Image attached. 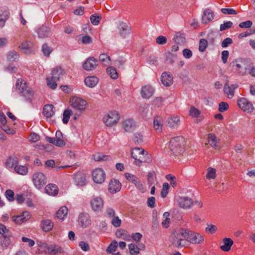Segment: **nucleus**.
Here are the masks:
<instances>
[{"label": "nucleus", "instance_id": "10", "mask_svg": "<svg viewBox=\"0 0 255 255\" xmlns=\"http://www.w3.org/2000/svg\"><path fill=\"white\" fill-rule=\"evenodd\" d=\"M94 181L98 184L102 183L105 179L106 174L105 171L101 168L95 169L92 173Z\"/></svg>", "mask_w": 255, "mask_h": 255}, {"label": "nucleus", "instance_id": "58", "mask_svg": "<svg viewBox=\"0 0 255 255\" xmlns=\"http://www.w3.org/2000/svg\"><path fill=\"white\" fill-rule=\"evenodd\" d=\"M133 140L136 144H140L143 141V135L141 133H135L134 134Z\"/></svg>", "mask_w": 255, "mask_h": 255}, {"label": "nucleus", "instance_id": "19", "mask_svg": "<svg viewBox=\"0 0 255 255\" xmlns=\"http://www.w3.org/2000/svg\"><path fill=\"white\" fill-rule=\"evenodd\" d=\"M214 17V12L210 9H206L202 15V22L204 24H207L211 21Z\"/></svg>", "mask_w": 255, "mask_h": 255}, {"label": "nucleus", "instance_id": "2", "mask_svg": "<svg viewBox=\"0 0 255 255\" xmlns=\"http://www.w3.org/2000/svg\"><path fill=\"white\" fill-rule=\"evenodd\" d=\"M184 138L182 136L172 137L169 142L170 150L174 155L183 153L184 150Z\"/></svg>", "mask_w": 255, "mask_h": 255}, {"label": "nucleus", "instance_id": "11", "mask_svg": "<svg viewBox=\"0 0 255 255\" xmlns=\"http://www.w3.org/2000/svg\"><path fill=\"white\" fill-rule=\"evenodd\" d=\"M118 29L119 34L123 38H126L127 36L129 35L130 33V28L126 22H119Z\"/></svg>", "mask_w": 255, "mask_h": 255}, {"label": "nucleus", "instance_id": "3", "mask_svg": "<svg viewBox=\"0 0 255 255\" xmlns=\"http://www.w3.org/2000/svg\"><path fill=\"white\" fill-rule=\"evenodd\" d=\"M16 89L19 94L24 97L26 101L32 102L34 92L31 89L26 85V83L21 79H17L15 84Z\"/></svg>", "mask_w": 255, "mask_h": 255}, {"label": "nucleus", "instance_id": "48", "mask_svg": "<svg viewBox=\"0 0 255 255\" xmlns=\"http://www.w3.org/2000/svg\"><path fill=\"white\" fill-rule=\"evenodd\" d=\"M176 58V54H173L171 52H168L166 53V60L169 63H173Z\"/></svg>", "mask_w": 255, "mask_h": 255}, {"label": "nucleus", "instance_id": "61", "mask_svg": "<svg viewBox=\"0 0 255 255\" xmlns=\"http://www.w3.org/2000/svg\"><path fill=\"white\" fill-rule=\"evenodd\" d=\"M19 48L24 51V52L27 53L29 52L30 45L27 41L22 42L19 46Z\"/></svg>", "mask_w": 255, "mask_h": 255}, {"label": "nucleus", "instance_id": "6", "mask_svg": "<svg viewBox=\"0 0 255 255\" xmlns=\"http://www.w3.org/2000/svg\"><path fill=\"white\" fill-rule=\"evenodd\" d=\"M32 181L34 186L38 189H41L47 183V179L45 174L38 172L33 175Z\"/></svg>", "mask_w": 255, "mask_h": 255}, {"label": "nucleus", "instance_id": "7", "mask_svg": "<svg viewBox=\"0 0 255 255\" xmlns=\"http://www.w3.org/2000/svg\"><path fill=\"white\" fill-rule=\"evenodd\" d=\"M187 241L190 244H199L204 241V238L200 234L187 229Z\"/></svg>", "mask_w": 255, "mask_h": 255}, {"label": "nucleus", "instance_id": "27", "mask_svg": "<svg viewBox=\"0 0 255 255\" xmlns=\"http://www.w3.org/2000/svg\"><path fill=\"white\" fill-rule=\"evenodd\" d=\"M84 82L87 87L93 88L98 84L99 79L94 76H88L85 78Z\"/></svg>", "mask_w": 255, "mask_h": 255}, {"label": "nucleus", "instance_id": "40", "mask_svg": "<svg viewBox=\"0 0 255 255\" xmlns=\"http://www.w3.org/2000/svg\"><path fill=\"white\" fill-rule=\"evenodd\" d=\"M68 209L66 206H63L60 208L56 213L57 218L63 220L68 213Z\"/></svg>", "mask_w": 255, "mask_h": 255}, {"label": "nucleus", "instance_id": "60", "mask_svg": "<svg viewBox=\"0 0 255 255\" xmlns=\"http://www.w3.org/2000/svg\"><path fill=\"white\" fill-rule=\"evenodd\" d=\"M221 12L224 14L235 15L237 13V11L233 8H223L221 9Z\"/></svg>", "mask_w": 255, "mask_h": 255}, {"label": "nucleus", "instance_id": "50", "mask_svg": "<svg viewBox=\"0 0 255 255\" xmlns=\"http://www.w3.org/2000/svg\"><path fill=\"white\" fill-rule=\"evenodd\" d=\"M71 113L72 111L69 109L66 110L64 111L62 121L64 124H67L68 123Z\"/></svg>", "mask_w": 255, "mask_h": 255}, {"label": "nucleus", "instance_id": "57", "mask_svg": "<svg viewBox=\"0 0 255 255\" xmlns=\"http://www.w3.org/2000/svg\"><path fill=\"white\" fill-rule=\"evenodd\" d=\"M149 106L147 105L144 104L141 105L139 108V111L143 117H146L147 116V114L149 112Z\"/></svg>", "mask_w": 255, "mask_h": 255}, {"label": "nucleus", "instance_id": "39", "mask_svg": "<svg viewBox=\"0 0 255 255\" xmlns=\"http://www.w3.org/2000/svg\"><path fill=\"white\" fill-rule=\"evenodd\" d=\"M93 159L96 161H102L108 160L111 157L102 153H97L93 155Z\"/></svg>", "mask_w": 255, "mask_h": 255}, {"label": "nucleus", "instance_id": "53", "mask_svg": "<svg viewBox=\"0 0 255 255\" xmlns=\"http://www.w3.org/2000/svg\"><path fill=\"white\" fill-rule=\"evenodd\" d=\"M46 80L47 82V85L49 87H50L53 90H54L57 88V84L56 82V81H57V80H54L52 77L47 78Z\"/></svg>", "mask_w": 255, "mask_h": 255}, {"label": "nucleus", "instance_id": "20", "mask_svg": "<svg viewBox=\"0 0 255 255\" xmlns=\"http://www.w3.org/2000/svg\"><path fill=\"white\" fill-rule=\"evenodd\" d=\"M123 128L126 132H132L135 128V122L132 119L126 120L123 123Z\"/></svg>", "mask_w": 255, "mask_h": 255}, {"label": "nucleus", "instance_id": "29", "mask_svg": "<svg viewBox=\"0 0 255 255\" xmlns=\"http://www.w3.org/2000/svg\"><path fill=\"white\" fill-rule=\"evenodd\" d=\"M45 192L50 195L55 196L58 194V189L54 184H49L45 187Z\"/></svg>", "mask_w": 255, "mask_h": 255}, {"label": "nucleus", "instance_id": "5", "mask_svg": "<svg viewBox=\"0 0 255 255\" xmlns=\"http://www.w3.org/2000/svg\"><path fill=\"white\" fill-rule=\"evenodd\" d=\"M120 116L117 111L109 112L104 117L103 120L106 126L112 127L119 122Z\"/></svg>", "mask_w": 255, "mask_h": 255}, {"label": "nucleus", "instance_id": "42", "mask_svg": "<svg viewBox=\"0 0 255 255\" xmlns=\"http://www.w3.org/2000/svg\"><path fill=\"white\" fill-rule=\"evenodd\" d=\"M118 243L116 240L113 241L109 245L106 250V252L108 254H113L117 249Z\"/></svg>", "mask_w": 255, "mask_h": 255}, {"label": "nucleus", "instance_id": "30", "mask_svg": "<svg viewBox=\"0 0 255 255\" xmlns=\"http://www.w3.org/2000/svg\"><path fill=\"white\" fill-rule=\"evenodd\" d=\"M18 163L17 158L14 156H9L5 161V165L7 168H12L14 167L16 165H17Z\"/></svg>", "mask_w": 255, "mask_h": 255}, {"label": "nucleus", "instance_id": "25", "mask_svg": "<svg viewBox=\"0 0 255 255\" xmlns=\"http://www.w3.org/2000/svg\"><path fill=\"white\" fill-rule=\"evenodd\" d=\"M36 32L38 37L41 38L48 37L50 35V28L45 25H42L39 27Z\"/></svg>", "mask_w": 255, "mask_h": 255}, {"label": "nucleus", "instance_id": "32", "mask_svg": "<svg viewBox=\"0 0 255 255\" xmlns=\"http://www.w3.org/2000/svg\"><path fill=\"white\" fill-rule=\"evenodd\" d=\"M11 236L5 235L0 236V246L3 249H6L10 244V237Z\"/></svg>", "mask_w": 255, "mask_h": 255}, {"label": "nucleus", "instance_id": "38", "mask_svg": "<svg viewBox=\"0 0 255 255\" xmlns=\"http://www.w3.org/2000/svg\"><path fill=\"white\" fill-rule=\"evenodd\" d=\"M14 171L18 174L25 175L28 173V168L23 165H16L14 167Z\"/></svg>", "mask_w": 255, "mask_h": 255}, {"label": "nucleus", "instance_id": "56", "mask_svg": "<svg viewBox=\"0 0 255 255\" xmlns=\"http://www.w3.org/2000/svg\"><path fill=\"white\" fill-rule=\"evenodd\" d=\"M208 45L207 40L205 39H201L199 43V50L201 52L205 51Z\"/></svg>", "mask_w": 255, "mask_h": 255}, {"label": "nucleus", "instance_id": "9", "mask_svg": "<svg viewBox=\"0 0 255 255\" xmlns=\"http://www.w3.org/2000/svg\"><path fill=\"white\" fill-rule=\"evenodd\" d=\"M71 106L76 110H84L87 105L85 100L77 97H74L70 99Z\"/></svg>", "mask_w": 255, "mask_h": 255}, {"label": "nucleus", "instance_id": "17", "mask_svg": "<svg viewBox=\"0 0 255 255\" xmlns=\"http://www.w3.org/2000/svg\"><path fill=\"white\" fill-rule=\"evenodd\" d=\"M161 81L162 83L166 87L171 86L173 83V77L169 72H164L162 73L161 76Z\"/></svg>", "mask_w": 255, "mask_h": 255}, {"label": "nucleus", "instance_id": "22", "mask_svg": "<svg viewBox=\"0 0 255 255\" xmlns=\"http://www.w3.org/2000/svg\"><path fill=\"white\" fill-rule=\"evenodd\" d=\"M121 188V183L116 179L112 180L109 185V190L111 193L119 192Z\"/></svg>", "mask_w": 255, "mask_h": 255}, {"label": "nucleus", "instance_id": "52", "mask_svg": "<svg viewBox=\"0 0 255 255\" xmlns=\"http://www.w3.org/2000/svg\"><path fill=\"white\" fill-rule=\"evenodd\" d=\"M53 49L48 46L46 43L44 44L42 46V51L44 55V56L46 57H48L50 53L52 52Z\"/></svg>", "mask_w": 255, "mask_h": 255}, {"label": "nucleus", "instance_id": "59", "mask_svg": "<svg viewBox=\"0 0 255 255\" xmlns=\"http://www.w3.org/2000/svg\"><path fill=\"white\" fill-rule=\"evenodd\" d=\"M233 22L231 21H225L224 23L220 24V30L223 31L231 28L233 25Z\"/></svg>", "mask_w": 255, "mask_h": 255}, {"label": "nucleus", "instance_id": "21", "mask_svg": "<svg viewBox=\"0 0 255 255\" xmlns=\"http://www.w3.org/2000/svg\"><path fill=\"white\" fill-rule=\"evenodd\" d=\"M153 88L150 86L147 85L142 87L140 94L143 98L149 99L153 95Z\"/></svg>", "mask_w": 255, "mask_h": 255}, {"label": "nucleus", "instance_id": "14", "mask_svg": "<svg viewBox=\"0 0 255 255\" xmlns=\"http://www.w3.org/2000/svg\"><path fill=\"white\" fill-rule=\"evenodd\" d=\"M98 65V61L93 57L88 58L83 64V68L87 71H91Z\"/></svg>", "mask_w": 255, "mask_h": 255}, {"label": "nucleus", "instance_id": "55", "mask_svg": "<svg viewBox=\"0 0 255 255\" xmlns=\"http://www.w3.org/2000/svg\"><path fill=\"white\" fill-rule=\"evenodd\" d=\"M4 195H5L6 198L9 201L12 202V201H14V192L12 190H11L10 189L6 190V191L5 192Z\"/></svg>", "mask_w": 255, "mask_h": 255}, {"label": "nucleus", "instance_id": "44", "mask_svg": "<svg viewBox=\"0 0 255 255\" xmlns=\"http://www.w3.org/2000/svg\"><path fill=\"white\" fill-rule=\"evenodd\" d=\"M153 127L157 131L160 132L161 131L162 125L161 123L160 118L156 117L154 119Z\"/></svg>", "mask_w": 255, "mask_h": 255}, {"label": "nucleus", "instance_id": "46", "mask_svg": "<svg viewBox=\"0 0 255 255\" xmlns=\"http://www.w3.org/2000/svg\"><path fill=\"white\" fill-rule=\"evenodd\" d=\"M107 72L110 77L113 79L118 78V74L115 68L111 66L107 68Z\"/></svg>", "mask_w": 255, "mask_h": 255}, {"label": "nucleus", "instance_id": "37", "mask_svg": "<svg viewBox=\"0 0 255 255\" xmlns=\"http://www.w3.org/2000/svg\"><path fill=\"white\" fill-rule=\"evenodd\" d=\"M42 228L44 232L51 230L53 227V224L50 220H45L41 222Z\"/></svg>", "mask_w": 255, "mask_h": 255}, {"label": "nucleus", "instance_id": "62", "mask_svg": "<svg viewBox=\"0 0 255 255\" xmlns=\"http://www.w3.org/2000/svg\"><path fill=\"white\" fill-rule=\"evenodd\" d=\"M229 109V105L227 103L222 102L219 104L218 111L220 112H224Z\"/></svg>", "mask_w": 255, "mask_h": 255}, {"label": "nucleus", "instance_id": "34", "mask_svg": "<svg viewBox=\"0 0 255 255\" xmlns=\"http://www.w3.org/2000/svg\"><path fill=\"white\" fill-rule=\"evenodd\" d=\"M64 74V71L61 67H56L54 68L52 73V78L54 80H59L61 76Z\"/></svg>", "mask_w": 255, "mask_h": 255}, {"label": "nucleus", "instance_id": "33", "mask_svg": "<svg viewBox=\"0 0 255 255\" xmlns=\"http://www.w3.org/2000/svg\"><path fill=\"white\" fill-rule=\"evenodd\" d=\"M166 123L169 127L176 128L179 125V118L178 117H170L167 120Z\"/></svg>", "mask_w": 255, "mask_h": 255}, {"label": "nucleus", "instance_id": "49", "mask_svg": "<svg viewBox=\"0 0 255 255\" xmlns=\"http://www.w3.org/2000/svg\"><path fill=\"white\" fill-rule=\"evenodd\" d=\"M90 20L91 23L94 25H97L100 23L101 19V16L97 14H94L90 16Z\"/></svg>", "mask_w": 255, "mask_h": 255}, {"label": "nucleus", "instance_id": "13", "mask_svg": "<svg viewBox=\"0 0 255 255\" xmlns=\"http://www.w3.org/2000/svg\"><path fill=\"white\" fill-rule=\"evenodd\" d=\"M10 16V12L7 7L0 8V28H2Z\"/></svg>", "mask_w": 255, "mask_h": 255}, {"label": "nucleus", "instance_id": "8", "mask_svg": "<svg viewBox=\"0 0 255 255\" xmlns=\"http://www.w3.org/2000/svg\"><path fill=\"white\" fill-rule=\"evenodd\" d=\"M238 105L241 110L248 113H251L254 109L253 104L246 98L238 100Z\"/></svg>", "mask_w": 255, "mask_h": 255}, {"label": "nucleus", "instance_id": "1", "mask_svg": "<svg viewBox=\"0 0 255 255\" xmlns=\"http://www.w3.org/2000/svg\"><path fill=\"white\" fill-rule=\"evenodd\" d=\"M170 242L176 248H180L188 246L187 241V229L177 228L172 232Z\"/></svg>", "mask_w": 255, "mask_h": 255}, {"label": "nucleus", "instance_id": "24", "mask_svg": "<svg viewBox=\"0 0 255 255\" xmlns=\"http://www.w3.org/2000/svg\"><path fill=\"white\" fill-rule=\"evenodd\" d=\"M46 248L48 253L51 255H56L64 252L62 248L58 245H51L50 246H46Z\"/></svg>", "mask_w": 255, "mask_h": 255}, {"label": "nucleus", "instance_id": "63", "mask_svg": "<svg viewBox=\"0 0 255 255\" xmlns=\"http://www.w3.org/2000/svg\"><path fill=\"white\" fill-rule=\"evenodd\" d=\"M111 223L115 227L118 228L121 226L122 221L118 216H115L113 217Z\"/></svg>", "mask_w": 255, "mask_h": 255}, {"label": "nucleus", "instance_id": "18", "mask_svg": "<svg viewBox=\"0 0 255 255\" xmlns=\"http://www.w3.org/2000/svg\"><path fill=\"white\" fill-rule=\"evenodd\" d=\"M178 203L180 207L186 209L191 208L193 202L188 197H182L178 199Z\"/></svg>", "mask_w": 255, "mask_h": 255}, {"label": "nucleus", "instance_id": "26", "mask_svg": "<svg viewBox=\"0 0 255 255\" xmlns=\"http://www.w3.org/2000/svg\"><path fill=\"white\" fill-rule=\"evenodd\" d=\"M54 107L52 105H45L43 109V115L46 118L52 117L55 113Z\"/></svg>", "mask_w": 255, "mask_h": 255}, {"label": "nucleus", "instance_id": "15", "mask_svg": "<svg viewBox=\"0 0 255 255\" xmlns=\"http://www.w3.org/2000/svg\"><path fill=\"white\" fill-rule=\"evenodd\" d=\"M91 206L94 211H99L103 207L104 201L101 197H95L91 201Z\"/></svg>", "mask_w": 255, "mask_h": 255}, {"label": "nucleus", "instance_id": "36", "mask_svg": "<svg viewBox=\"0 0 255 255\" xmlns=\"http://www.w3.org/2000/svg\"><path fill=\"white\" fill-rule=\"evenodd\" d=\"M174 40L177 44H183L185 42V35L180 32H175Z\"/></svg>", "mask_w": 255, "mask_h": 255}, {"label": "nucleus", "instance_id": "47", "mask_svg": "<svg viewBox=\"0 0 255 255\" xmlns=\"http://www.w3.org/2000/svg\"><path fill=\"white\" fill-rule=\"evenodd\" d=\"M0 236H12V233L9 229L6 228L5 226L0 224Z\"/></svg>", "mask_w": 255, "mask_h": 255}, {"label": "nucleus", "instance_id": "64", "mask_svg": "<svg viewBox=\"0 0 255 255\" xmlns=\"http://www.w3.org/2000/svg\"><path fill=\"white\" fill-rule=\"evenodd\" d=\"M126 60L123 57H120L115 60V65L119 68H123Z\"/></svg>", "mask_w": 255, "mask_h": 255}, {"label": "nucleus", "instance_id": "23", "mask_svg": "<svg viewBox=\"0 0 255 255\" xmlns=\"http://www.w3.org/2000/svg\"><path fill=\"white\" fill-rule=\"evenodd\" d=\"M74 181L77 186H83L86 184V179L85 174L79 173L75 174Z\"/></svg>", "mask_w": 255, "mask_h": 255}, {"label": "nucleus", "instance_id": "12", "mask_svg": "<svg viewBox=\"0 0 255 255\" xmlns=\"http://www.w3.org/2000/svg\"><path fill=\"white\" fill-rule=\"evenodd\" d=\"M78 222L80 226L83 228H87L91 223L90 217L87 213H81L79 214Z\"/></svg>", "mask_w": 255, "mask_h": 255}, {"label": "nucleus", "instance_id": "45", "mask_svg": "<svg viewBox=\"0 0 255 255\" xmlns=\"http://www.w3.org/2000/svg\"><path fill=\"white\" fill-rule=\"evenodd\" d=\"M129 253L131 255H137L139 253V248L134 244L128 245Z\"/></svg>", "mask_w": 255, "mask_h": 255}, {"label": "nucleus", "instance_id": "43", "mask_svg": "<svg viewBox=\"0 0 255 255\" xmlns=\"http://www.w3.org/2000/svg\"><path fill=\"white\" fill-rule=\"evenodd\" d=\"M224 92L229 98H232L234 95V91L230 88L228 83H226L224 87Z\"/></svg>", "mask_w": 255, "mask_h": 255}, {"label": "nucleus", "instance_id": "28", "mask_svg": "<svg viewBox=\"0 0 255 255\" xmlns=\"http://www.w3.org/2000/svg\"><path fill=\"white\" fill-rule=\"evenodd\" d=\"M116 236L118 238L122 239L127 241H130L131 240L130 236L125 230H118L116 232Z\"/></svg>", "mask_w": 255, "mask_h": 255}, {"label": "nucleus", "instance_id": "54", "mask_svg": "<svg viewBox=\"0 0 255 255\" xmlns=\"http://www.w3.org/2000/svg\"><path fill=\"white\" fill-rule=\"evenodd\" d=\"M169 189V185L167 183H164L162 185V189L161 191V196L162 198H165L167 196L168 193V190Z\"/></svg>", "mask_w": 255, "mask_h": 255}, {"label": "nucleus", "instance_id": "41", "mask_svg": "<svg viewBox=\"0 0 255 255\" xmlns=\"http://www.w3.org/2000/svg\"><path fill=\"white\" fill-rule=\"evenodd\" d=\"M208 142L210 145L216 148L217 147L218 139L216 135L213 133H209L208 135Z\"/></svg>", "mask_w": 255, "mask_h": 255}, {"label": "nucleus", "instance_id": "35", "mask_svg": "<svg viewBox=\"0 0 255 255\" xmlns=\"http://www.w3.org/2000/svg\"><path fill=\"white\" fill-rule=\"evenodd\" d=\"M7 59L9 62L17 61L19 58V55L18 53L14 50L9 51L6 55Z\"/></svg>", "mask_w": 255, "mask_h": 255}, {"label": "nucleus", "instance_id": "31", "mask_svg": "<svg viewBox=\"0 0 255 255\" xmlns=\"http://www.w3.org/2000/svg\"><path fill=\"white\" fill-rule=\"evenodd\" d=\"M223 241L224 245L221 246V249L225 252L229 251L233 244V241L231 238H225L223 239Z\"/></svg>", "mask_w": 255, "mask_h": 255}, {"label": "nucleus", "instance_id": "51", "mask_svg": "<svg viewBox=\"0 0 255 255\" xmlns=\"http://www.w3.org/2000/svg\"><path fill=\"white\" fill-rule=\"evenodd\" d=\"M206 176L208 179H215L216 176V170L212 167H209L207 169V173Z\"/></svg>", "mask_w": 255, "mask_h": 255}, {"label": "nucleus", "instance_id": "4", "mask_svg": "<svg viewBox=\"0 0 255 255\" xmlns=\"http://www.w3.org/2000/svg\"><path fill=\"white\" fill-rule=\"evenodd\" d=\"M131 157L134 159L135 163L140 166L142 162H149L150 161L149 156L142 148L136 147L131 151Z\"/></svg>", "mask_w": 255, "mask_h": 255}, {"label": "nucleus", "instance_id": "16", "mask_svg": "<svg viewBox=\"0 0 255 255\" xmlns=\"http://www.w3.org/2000/svg\"><path fill=\"white\" fill-rule=\"evenodd\" d=\"M30 218V214L27 211H24L21 215L13 216V221L16 224H20Z\"/></svg>", "mask_w": 255, "mask_h": 255}]
</instances>
